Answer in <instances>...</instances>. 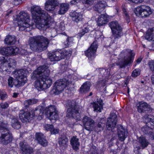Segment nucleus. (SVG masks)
Segmentation results:
<instances>
[{"instance_id":"f257e3e1","label":"nucleus","mask_w":154,"mask_h":154,"mask_svg":"<svg viewBox=\"0 0 154 154\" xmlns=\"http://www.w3.org/2000/svg\"><path fill=\"white\" fill-rule=\"evenodd\" d=\"M43 18L41 21L37 24L34 23L31 25L29 22V16L28 13L24 12H20L17 15V23L19 26L20 30L29 31L33 28V26H35L37 28L40 29L42 28H54L55 26L54 20L51 18L47 13L43 14Z\"/></svg>"},{"instance_id":"f03ea898","label":"nucleus","mask_w":154,"mask_h":154,"mask_svg":"<svg viewBox=\"0 0 154 154\" xmlns=\"http://www.w3.org/2000/svg\"><path fill=\"white\" fill-rule=\"evenodd\" d=\"M49 69L45 66L39 67L33 73V76L37 80L35 81V86L40 91L46 89L51 85V80L49 79Z\"/></svg>"},{"instance_id":"7ed1b4c3","label":"nucleus","mask_w":154,"mask_h":154,"mask_svg":"<svg viewBox=\"0 0 154 154\" xmlns=\"http://www.w3.org/2000/svg\"><path fill=\"white\" fill-rule=\"evenodd\" d=\"M49 40L42 35L30 38L29 44L31 49L34 51L41 52L46 50L49 43Z\"/></svg>"},{"instance_id":"20e7f679","label":"nucleus","mask_w":154,"mask_h":154,"mask_svg":"<svg viewBox=\"0 0 154 154\" xmlns=\"http://www.w3.org/2000/svg\"><path fill=\"white\" fill-rule=\"evenodd\" d=\"M67 107L66 116L72 118L77 120L81 119L80 115L79 106L78 104L74 100H68L66 103Z\"/></svg>"},{"instance_id":"39448f33","label":"nucleus","mask_w":154,"mask_h":154,"mask_svg":"<svg viewBox=\"0 0 154 154\" xmlns=\"http://www.w3.org/2000/svg\"><path fill=\"white\" fill-rule=\"evenodd\" d=\"M134 56V54L132 53L130 51L125 50L122 51L120 54V56L122 58V60L119 63L120 67L122 68L125 67L132 62L133 57Z\"/></svg>"},{"instance_id":"423d86ee","label":"nucleus","mask_w":154,"mask_h":154,"mask_svg":"<svg viewBox=\"0 0 154 154\" xmlns=\"http://www.w3.org/2000/svg\"><path fill=\"white\" fill-rule=\"evenodd\" d=\"M31 11L32 13V19L35 22V24L39 23L41 20L43 18V14L47 13L42 10L41 8L36 5H34L31 7Z\"/></svg>"},{"instance_id":"0eeeda50","label":"nucleus","mask_w":154,"mask_h":154,"mask_svg":"<svg viewBox=\"0 0 154 154\" xmlns=\"http://www.w3.org/2000/svg\"><path fill=\"white\" fill-rule=\"evenodd\" d=\"M26 72V71L23 69L13 72V76L17 80V83L16 85L17 87L23 86L26 82L27 79Z\"/></svg>"},{"instance_id":"6e6552de","label":"nucleus","mask_w":154,"mask_h":154,"mask_svg":"<svg viewBox=\"0 0 154 154\" xmlns=\"http://www.w3.org/2000/svg\"><path fill=\"white\" fill-rule=\"evenodd\" d=\"M1 131V135L0 137V141L4 145H7L11 143L13 139L12 134L8 130L7 124L5 125V127Z\"/></svg>"},{"instance_id":"1a4fd4ad","label":"nucleus","mask_w":154,"mask_h":154,"mask_svg":"<svg viewBox=\"0 0 154 154\" xmlns=\"http://www.w3.org/2000/svg\"><path fill=\"white\" fill-rule=\"evenodd\" d=\"M69 51L66 50L57 51L52 52H48V55L51 61H58L69 54Z\"/></svg>"},{"instance_id":"9d476101","label":"nucleus","mask_w":154,"mask_h":154,"mask_svg":"<svg viewBox=\"0 0 154 154\" xmlns=\"http://www.w3.org/2000/svg\"><path fill=\"white\" fill-rule=\"evenodd\" d=\"M69 81L66 79L57 80L55 83L53 91L54 93L58 94L61 92L69 84Z\"/></svg>"},{"instance_id":"9b49d317","label":"nucleus","mask_w":154,"mask_h":154,"mask_svg":"<svg viewBox=\"0 0 154 154\" xmlns=\"http://www.w3.org/2000/svg\"><path fill=\"white\" fill-rule=\"evenodd\" d=\"M134 11L137 16H140L142 17H147L152 13L150 8L145 5L137 7Z\"/></svg>"},{"instance_id":"f8f14e48","label":"nucleus","mask_w":154,"mask_h":154,"mask_svg":"<svg viewBox=\"0 0 154 154\" xmlns=\"http://www.w3.org/2000/svg\"><path fill=\"white\" fill-rule=\"evenodd\" d=\"M45 113L50 120H56L58 118V111L56 107L54 105H50L45 109Z\"/></svg>"},{"instance_id":"ddd939ff","label":"nucleus","mask_w":154,"mask_h":154,"mask_svg":"<svg viewBox=\"0 0 154 154\" xmlns=\"http://www.w3.org/2000/svg\"><path fill=\"white\" fill-rule=\"evenodd\" d=\"M117 117L115 113H112L107 119L106 124V128L109 131L112 130L115 127L117 124Z\"/></svg>"},{"instance_id":"4468645a","label":"nucleus","mask_w":154,"mask_h":154,"mask_svg":"<svg viewBox=\"0 0 154 154\" xmlns=\"http://www.w3.org/2000/svg\"><path fill=\"white\" fill-rule=\"evenodd\" d=\"M82 122L84 128L87 131L91 132L93 130L95 122L93 119L85 116L82 119Z\"/></svg>"},{"instance_id":"2eb2a0df","label":"nucleus","mask_w":154,"mask_h":154,"mask_svg":"<svg viewBox=\"0 0 154 154\" xmlns=\"http://www.w3.org/2000/svg\"><path fill=\"white\" fill-rule=\"evenodd\" d=\"M19 52V48L15 46L3 47L0 48V53L6 56H10L12 54L16 55Z\"/></svg>"},{"instance_id":"dca6fc26","label":"nucleus","mask_w":154,"mask_h":154,"mask_svg":"<svg viewBox=\"0 0 154 154\" xmlns=\"http://www.w3.org/2000/svg\"><path fill=\"white\" fill-rule=\"evenodd\" d=\"M137 106L138 112L142 114H147L151 111L150 106L145 102H140L137 104Z\"/></svg>"},{"instance_id":"f3484780","label":"nucleus","mask_w":154,"mask_h":154,"mask_svg":"<svg viewBox=\"0 0 154 154\" xmlns=\"http://www.w3.org/2000/svg\"><path fill=\"white\" fill-rule=\"evenodd\" d=\"M97 47V42L95 41L91 45L90 47L85 51L86 56L89 59H92L94 58Z\"/></svg>"},{"instance_id":"a211bd4d","label":"nucleus","mask_w":154,"mask_h":154,"mask_svg":"<svg viewBox=\"0 0 154 154\" xmlns=\"http://www.w3.org/2000/svg\"><path fill=\"white\" fill-rule=\"evenodd\" d=\"M59 5L58 0H47L45 4V8L48 11H53Z\"/></svg>"},{"instance_id":"6ab92c4d","label":"nucleus","mask_w":154,"mask_h":154,"mask_svg":"<svg viewBox=\"0 0 154 154\" xmlns=\"http://www.w3.org/2000/svg\"><path fill=\"white\" fill-rule=\"evenodd\" d=\"M19 117L23 122H29L33 119L32 116L29 112H25L23 110H20Z\"/></svg>"},{"instance_id":"aec40b11","label":"nucleus","mask_w":154,"mask_h":154,"mask_svg":"<svg viewBox=\"0 0 154 154\" xmlns=\"http://www.w3.org/2000/svg\"><path fill=\"white\" fill-rule=\"evenodd\" d=\"M35 137L38 143L43 146H46L48 144L47 140L45 139V137L42 133H36Z\"/></svg>"},{"instance_id":"412c9836","label":"nucleus","mask_w":154,"mask_h":154,"mask_svg":"<svg viewBox=\"0 0 154 154\" xmlns=\"http://www.w3.org/2000/svg\"><path fill=\"white\" fill-rule=\"evenodd\" d=\"M20 146L23 154H31L33 152V149L29 145L25 144L23 142L20 143Z\"/></svg>"},{"instance_id":"4be33fe9","label":"nucleus","mask_w":154,"mask_h":154,"mask_svg":"<svg viewBox=\"0 0 154 154\" xmlns=\"http://www.w3.org/2000/svg\"><path fill=\"white\" fill-rule=\"evenodd\" d=\"M70 16L72 17V20L76 23L82 21L83 19V15L80 12L74 11L70 13Z\"/></svg>"},{"instance_id":"5701e85b","label":"nucleus","mask_w":154,"mask_h":154,"mask_svg":"<svg viewBox=\"0 0 154 154\" xmlns=\"http://www.w3.org/2000/svg\"><path fill=\"white\" fill-rule=\"evenodd\" d=\"M146 125L151 129L154 128V116L151 115H146L144 116Z\"/></svg>"},{"instance_id":"b1692460","label":"nucleus","mask_w":154,"mask_h":154,"mask_svg":"<svg viewBox=\"0 0 154 154\" xmlns=\"http://www.w3.org/2000/svg\"><path fill=\"white\" fill-rule=\"evenodd\" d=\"M119 139L121 141H123L127 136V132L122 126L119 127L118 130Z\"/></svg>"},{"instance_id":"393cba45","label":"nucleus","mask_w":154,"mask_h":154,"mask_svg":"<svg viewBox=\"0 0 154 154\" xmlns=\"http://www.w3.org/2000/svg\"><path fill=\"white\" fill-rule=\"evenodd\" d=\"M108 16L107 14H102L99 16L97 22L99 26H103L108 21Z\"/></svg>"},{"instance_id":"a878e982","label":"nucleus","mask_w":154,"mask_h":154,"mask_svg":"<svg viewBox=\"0 0 154 154\" xmlns=\"http://www.w3.org/2000/svg\"><path fill=\"white\" fill-rule=\"evenodd\" d=\"M31 112L33 117L36 116H38V118L40 119L43 118L44 111L42 107L36 108L34 110H32Z\"/></svg>"},{"instance_id":"bb28decb","label":"nucleus","mask_w":154,"mask_h":154,"mask_svg":"<svg viewBox=\"0 0 154 154\" xmlns=\"http://www.w3.org/2000/svg\"><path fill=\"white\" fill-rule=\"evenodd\" d=\"M91 84L89 82H85L81 87L80 92L82 94H85L89 91Z\"/></svg>"},{"instance_id":"cd10ccee","label":"nucleus","mask_w":154,"mask_h":154,"mask_svg":"<svg viewBox=\"0 0 154 154\" xmlns=\"http://www.w3.org/2000/svg\"><path fill=\"white\" fill-rule=\"evenodd\" d=\"M70 142L73 149L76 151H77L79 149L80 143L79 142V139L77 138V137L73 136L71 138Z\"/></svg>"},{"instance_id":"c85d7f7f","label":"nucleus","mask_w":154,"mask_h":154,"mask_svg":"<svg viewBox=\"0 0 154 154\" xmlns=\"http://www.w3.org/2000/svg\"><path fill=\"white\" fill-rule=\"evenodd\" d=\"M105 2L104 1H99L95 5L94 7V10L98 12L99 13L101 12V11L105 6Z\"/></svg>"},{"instance_id":"c756f323","label":"nucleus","mask_w":154,"mask_h":154,"mask_svg":"<svg viewBox=\"0 0 154 154\" xmlns=\"http://www.w3.org/2000/svg\"><path fill=\"white\" fill-rule=\"evenodd\" d=\"M68 142L67 138L65 137L60 138L59 139L58 143L61 149H64L67 146Z\"/></svg>"},{"instance_id":"7c9ffc66","label":"nucleus","mask_w":154,"mask_h":154,"mask_svg":"<svg viewBox=\"0 0 154 154\" xmlns=\"http://www.w3.org/2000/svg\"><path fill=\"white\" fill-rule=\"evenodd\" d=\"M114 66V64H112L111 65H110L109 68L106 69H104L100 68L99 69V72L102 75H104V76L107 79H108L110 76V73L109 71L110 70V68Z\"/></svg>"},{"instance_id":"2f4dec72","label":"nucleus","mask_w":154,"mask_h":154,"mask_svg":"<svg viewBox=\"0 0 154 154\" xmlns=\"http://www.w3.org/2000/svg\"><path fill=\"white\" fill-rule=\"evenodd\" d=\"M145 38L149 41L154 40V27L148 29L145 35Z\"/></svg>"},{"instance_id":"473e14b6","label":"nucleus","mask_w":154,"mask_h":154,"mask_svg":"<svg viewBox=\"0 0 154 154\" xmlns=\"http://www.w3.org/2000/svg\"><path fill=\"white\" fill-rule=\"evenodd\" d=\"M10 119L11 120V125L13 128L16 129L20 128L21 127L20 123L15 117L12 116H11Z\"/></svg>"},{"instance_id":"72a5a7b5","label":"nucleus","mask_w":154,"mask_h":154,"mask_svg":"<svg viewBox=\"0 0 154 154\" xmlns=\"http://www.w3.org/2000/svg\"><path fill=\"white\" fill-rule=\"evenodd\" d=\"M4 41L6 44L12 45L14 44L16 42V38L14 36L8 35L6 36Z\"/></svg>"},{"instance_id":"f704fd0d","label":"nucleus","mask_w":154,"mask_h":154,"mask_svg":"<svg viewBox=\"0 0 154 154\" xmlns=\"http://www.w3.org/2000/svg\"><path fill=\"white\" fill-rule=\"evenodd\" d=\"M138 140L142 149L146 147L149 144L147 140L144 137H140L138 138Z\"/></svg>"},{"instance_id":"c9c22d12","label":"nucleus","mask_w":154,"mask_h":154,"mask_svg":"<svg viewBox=\"0 0 154 154\" xmlns=\"http://www.w3.org/2000/svg\"><path fill=\"white\" fill-rule=\"evenodd\" d=\"M113 36L115 38H118L122 35V30L121 27L117 29H113L112 30Z\"/></svg>"},{"instance_id":"e433bc0d","label":"nucleus","mask_w":154,"mask_h":154,"mask_svg":"<svg viewBox=\"0 0 154 154\" xmlns=\"http://www.w3.org/2000/svg\"><path fill=\"white\" fill-rule=\"evenodd\" d=\"M69 5L66 3L62 4L60 5V10L58 11L59 14H64L68 10Z\"/></svg>"},{"instance_id":"4c0bfd02","label":"nucleus","mask_w":154,"mask_h":154,"mask_svg":"<svg viewBox=\"0 0 154 154\" xmlns=\"http://www.w3.org/2000/svg\"><path fill=\"white\" fill-rule=\"evenodd\" d=\"M103 104L101 102L98 104L97 103H93V106L94 109V111H96L97 112H101V109L103 108Z\"/></svg>"},{"instance_id":"58836bf2","label":"nucleus","mask_w":154,"mask_h":154,"mask_svg":"<svg viewBox=\"0 0 154 154\" xmlns=\"http://www.w3.org/2000/svg\"><path fill=\"white\" fill-rule=\"evenodd\" d=\"M109 24L112 30L118 29L119 27H121L116 21H112Z\"/></svg>"},{"instance_id":"ea45409f","label":"nucleus","mask_w":154,"mask_h":154,"mask_svg":"<svg viewBox=\"0 0 154 154\" xmlns=\"http://www.w3.org/2000/svg\"><path fill=\"white\" fill-rule=\"evenodd\" d=\"M152 129L146 125V126H144L141 128V131L145 134H149L150 133V130Z\"/></svg>"},{"instance_id":"a19ab883","label":"nucleus","mask_w":154,"mask_h":154,"mask_svg":"<svg viewBox=\"0 0 154 154\" xmlns=\"http://www.w3.org/2000/svg\"><path fill=\"white\" fill-rule=\"evenodd\" d=\"M16 65V62L14 59L12 58H10L9 59L8 66L10 67L14 68L15 67Z\"/></svg>"},{"instance_id":"79ce46f5","label":"nucleus","mask_w":154,"mask_h":154,"mask_svg":"<svg viewBox=\"0 0 154 154\" xmlns=\"http://www.w3.org/2000/svg\"><path fill=\"white\" fill-rule=\"evenodd\" d=\"M89 30L86 27L84 29H83L82 31L77 34V37L80 38L82 37L85 33L88 32Z\"/></svg>"},{"instance_id":"37998d69","label":"nucleus","mask_w":154,"mask_h":154,"mask_svg":"<svg viewBox=\"0 0 154 154\" xmlns=\"http://www.w3.org/2000/svg\"><path fill=\"white\" fill-rule=\"evenodd\" d=\"M140 74V71L139 69H134L132 72V76L133 77H136Z\"/></svg>"},{"instance_id":"c03bdc74","label":"nucleus","mask_w":154,"mask_h":154,"mask_svg":"<svg viewBox=\"0 0 154 154\" xmlns=\"http://www.w3.org/2000/svg\"><path fill=\"white\" fill-rule=\"evenodd\" d=\"M14 78L11 77H9L8 79V84L9 87L11 88L13 87L14 82H13Z\"/></svg>"},{"instance_id":"a18cd8bd","label":"nucleus","mask_w":154,"mask_h":154,"mask_svg":"<svg viewBox=\"0 0 154 154\" xmlns=\"http://www.w3.org/2000/svg\"><path fill=\"white\" fill-rule=\"evenodd\" d=\"M67 65L65 64H62L60 65V69L61 72H64L67 69Z\"/></svg>"},{"instance_id":"49530a36","label":"nucleus","mask_w":154,"mask_h":154,"mask_svg":"<svg viewBox=\"0 0 154 154\" xmlns=\"http://www.w3.org/2000/svg\"><path fill=\"white\" fill-rule=\"evenodd\" d=\"M7 61V57L2 56H0V62L1 63L0 64H4Z\"/></svg>"},{"instance_id":"de8ad7c7","label":"nucleus","mask_w":154,"mask_h":154,"mask_svg":"<svg viewBox=\"0 0 154 154\" xmlns=\"http://www.w3.org/2000/svg\"><path fill=\"white\" fill-rule=\"evenodd\" d=\"M149 65L151 70L153 72H154V61H150L149 62Z\"/></svg>"},{"instance_id":"09e8293b","label":"nucleus","mask_w":154,"mask_h":154,"mask_svg":"<svg viewBox=\"0 0 154 154\" xmlns=\"http://www.w3.org/2000/svg\"><path fill=\"white\" fill-rule=\"evenodd\" d=\"M122 10L124 12V14L126 17V20L128 22H129V16L127 13L126 9L124 8H123Z\"/></svg>"},{"instance_id":"8fccbe9b","label":"nucleus","mask_w":154,"mask_h":154,"mask_svg":"<svg viewBox=\"0 0 154 154\" xmlns=\"http://www.w3.org/2000/svg\"><path fill=\"white\" fill-rule=\"evenodd\" d=\"M52 128H53V125H52L46 124L44 126L45 130L47 131H51L52 129Z\"/></svg>"},{"instance_id":"3c124183","label":"nucleus","mask_w":154,"mask_h":154,"mask_svg":"<svg viewBox=\"0 0 154 154\" xmlns=\"http://www.w3.org/2000/svg\"><path fill=\"white\" fill-rule=\"evenodd\" d=\"M0 96H1V99L3 100L5 97H7V95L5 92L0 91Z\"/></svg>"},{"instance_id":"603ef678","label":"nucleus","mask_w":154,"mask_h":154,"mask_svg":"<svg viewBox=\"0 0 154 154\" xmlns=\"http://www.w3.org/2000/svg\"><path fill=\"white\" fill-rule=\"evenodd\" d=\"M0 71L2 72L5 71L7 72L6 67V66H5L4 64H0Z\"/></svg>"},{"instance_id":"864d4df0","label":"nucleus","mask_w":154,"mask_h":154,"mask_svg":"<svg viewBox=\"0 0 154 154\" xmlns=\"http://www.w3.org/2000/svg\"><path fill=\"white\" fill-rule=\"evenodd\" d=\"M24 104L26 107H28L29 105H32L31 99L25 101L24 102Z\"/></svg>"},{"instance_id":"5fc2aeb1","label":"nucleus","mask_w":154,"mask_h":154,"mask_svg":"<svg viewBox=\"0 0 154 154\" xmlns=\"http://www.w3.org/2000/svg\"><path fill=\"white\" fill-rule=\"evenodd\" d=\"M1 108L2 109H6L8 107L9 105L7 103H2L0 104Z\"/></svg>"},{"instance_id":"6e6d98bb","label":"nucleus","mask_w":154,"mask_h":154,"mask_svg":"<svg viewBox=\"0 0 154 154\" xmlns=\"http://www.w3.org/2000/svg\"><path fill=\"white\" fill-rule=\"evenodd\" d=\"M4 126V123L2 122V120L1 119H0V130H3V128H4L5 127V125Z\"/></svg>"},{"instance_id":"4d7b16f0","label":"nucleus","mask_w":154,"mask_h":154,"mask_svg":"<svg viewBox=\"0 0 154 154\" xmlns=\"http://www.w3.org/2000/svg\"><path fill=\"white\" fill-rule=\"evenodd\" d=\"M51 129L50 131L51 134H56L58 132V130L57 129H54L53 126Z\"/></svg>"},{"instance_id":"13d9d810","label":"nucleus","mask_w":154,"mask_h":154,"mask_svg":"<svg viewBox=\"0 0 154 154\" xmlns=\"http://www.w3.org/2000/svg\"><path fill=\"white\" fill-rule=\"evenodd\" d=\"M22 2L21 0H14L13 4L16 5H17L21 3Z\"/></svg>"},{"instance_id":"bf43d9fd","label":"nucleus","mask_w":154,"mask_h":154,"mask_svg":"<svg viewBox=\"0 0 154 154\" xmlns=\"http://www.w3.org/2000/svg\"><path fill=\"white\" fill-rule=\"evenodd\" d=\"M31 101L32 104H35L38 102V100L35 99H31Z\"/></svg>"},{"instance_id":"052dcab7","label":"nucleus","mask_w":154,"mask_h":154,"mask_svg":"<svg viewBox=\"0 0 154 154\" xmlns=\"http://www.w3.org/2000/svg\"><path fill=\"white\" fill-rule=\"evenodd\" d=\"M106 82H107V81L106 80H103L100 81V82H99V84H100L104 86V85L105 84V83Z\"/></svg>"},{"instance_id":"680f3d73","label":"nucleus","mask_w":154,"mask_h":154,"mask_svg":"<svg viewBox=\"0 0 154 154\" xmlns=\"http://www.w3.org/2000/svg\"><path fill=\"white\" fill-rule=\"evenodd\" d=\"M96 34L97 35H97V36L96 38H99L101 36V35H102L101 33L100 32H99V31L97 32H96Z\"/></svg>"},{"instance_id":"e2e57ef3","label":"nucleus","mask_w":154,"mask_h":154,"mask_svg":"<svg viewBox=\"0 0 154 154\" xmlns=\"http://www.w3.org/2000/svg\"><path fill=\"white\" fill-rule=\"evenodd\" d=\"M66 41H67V42H68V43H69V45H70L71 42H72V38L69 37L67 38Z\"/></svg>"},{"instance_id":"0e129e2a","label":"nucleus","mask_w":154,"mask_h":154,"mask_svg":"<svg viewBox=\"0 0 154 154\" xmlns=\"http://www.w3.org/2000/svg\"><path fill=\"white\" fill-rule=\"evenodd\" d=\"M64 44L65 47H68L69 45V43H68V42H67V41H66L64 42Z\"/></svg>"},{"instance_id":"69168bd1","label":"nucleus","mask_w":154,"mask_h":154,"mask_svg":"<svg viewBox=\"0 0 154 154\" xmlns=\"http://www.w3.org/2000/svg\"><path fill=\"white\" fill-rule=\"evenodd\" d=\"M151 79L152 84L154 85V75H152Z\"/></svg>"},{"instance_id":"338daca9","label":"nucleus","mask_w":154,"mask_h":154,"mask_svg":"<svg viewBox=\"0 0 154 154\" xmlns=\"http://www.w3.org/2000/svg\"><path fill=\"white\" fill-rule=\"evenodd\" d=\"M18 94L16 93H14L13 97H16L17 96Z\"/></svg>"},{"instance_id":"774afa93","label":"nucleus","mask_w":154,"mask_h":154,"mask_svg":"<svg viewBox=\"0 0 154 154\" xmlns=\"http://www.w3.org/2000/svg\"><path fill=\"white\" fill-rule=\"evenodd\" d=\"M142 60V59L141 58H139L137 60H136V62L137 63H140L141 61Z\"/></svg>"}]
</instances>
